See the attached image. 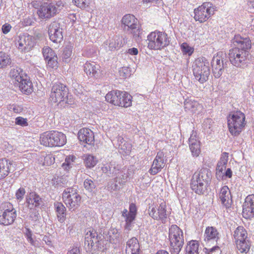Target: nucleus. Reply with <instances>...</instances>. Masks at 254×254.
I'll use <instances>...</instances> for the list:
<instances>
[{"label":"nucleus","instance_id":"f03ea898","mask_svg":"<svg viewBox=\"0 0 254 254\" xmlns=\"http://www.w3.org/2000/svg\"><path fill=\"white\" fill-rule=\"evenodd\" d=\"M64 5L65 3L62 0L44 2L40 6L37 13L40 18L48 20L58 14Z\"/></svg>","mask_w":254,"mask_h":254},{"label":"nucleus","instance_id":"9b49d317","mask_svg":"<svg viewBox=\"0 0 254 254\" xmlns=\"http://www.w3.org/2000/svg\"><path fill=\"white\" fill-rule=\"evenodd\" d=\"M84 243L85 246L88 247V250L103 251L104 249L101 236L94 230L87 232L85 236Z\"/></svg>","mask_w":254,"mask_h":254},{"label":"nucleus","instance_id":"e2e57ef3","mask_svg":"<svg viewBox=\"0 0 254 254\" xmlns=\"http://www.w3.org/2000/svg\"><path fill=\"white\" fill-rule=\"evenodd\" d=\"M30 217L33 221H37L40 218V215L38 211L36 209H30Z\"/></svg>","mask_w":254,"mask_h":254},{"label":"nucleus","instance_id":"864d4df0","mask_svg":"<svg viewBox=\"0 0 254 254\" xmlns=\"http://www.w3.org/2000/svg\"><path fill=\"white\" fill-rule=\"evenodd\" d=\"M72 48V46L68 45L64 48V50L63 57L65 62H67L68 59L71 55Z\"/></svg>","mask_w":254,"mask_h":254},{"label":"nucleus","instance_id":"680f3d73","mask_svg":"<svg viewBox=\"0 0 254 254\" xmlns=\"http://www.w3.org/2000/svg\"><path fill=\"white\" fill-rule=\"evenodd\" d=\"M54 158L51 155H47L44 157L43 165L50 166L54 163Z\"/></svg>","mask_w":254,"mask_h":254},{"label":"nucleus","instance_id":"dca6fc26","mask_svg":"<svg viewBox=\"0 0 254 254\" xmlns=\"http://www.w3.org/2000/svg\"><path fill=\"white\" fill-rule=\"evenodd\" d=\"M122 27L124 30H138L139 25L137 18L132 14H127L124 15L121 20Z\"/></svg>","mask_w":254,"mask_h":254},{"label":"nucleus","instance_id":"5fc2aeb1","mask_svg":"<svg viewBox=\"0 0 254 254\" xmlns=\"http://www.w3.org/2000/svg\"><path fill=\"white\" fill-rule=\"evenodd\" d=\"M84 187L86 190L91 192L95 188V185L91 179H87L84 181Z\"/></svg>","mask_w":254,"mask_h":254},{"label":"nucleus","instance_id":"f257e3e1","mask_svg":"<svg viewBox=\"0 0 254 254\" xmlns=\"http://www.w3.org/2000/svg\"><path fill=\"white\" fill-rule=\"evenodd\" d=\"M234 43L239 45V48H234L229 50L228 57L231 63L235 66L244 68L248 63V50L251 48V41L247 37H244L240 34L235 35Z\"/></svg>","mask_w":254,"mask_h":254},{"label":"nucleus","instance_id":"72a5a7b5","mask_svg":"<svg viewBox=\"0 0 254 254\" xmlns=\"http://www.w3.org/2000/svg\"><path fill=\"white\" fill-rule=\"evenodd\" d=\"M122 93L121 91L113 90L107 94L105 96L106 100L114 105L118 106L119 104H121V102H119V98Z\"/></svg>","mask_w":254,"mask_h":254},{"label":"nucleus","instance_id":"4be33fe9","mask_svg":"<svg viewBox=\"0 0 254 254\" xmlns=\"http://www.w3.org/2000/svg\"><path fill=\"white\" fill-rule=\"evenodd\" d=\"M219 198L221 202V204L226 208L230 207L232 203V200L230 191L227 186H225L221 189Z\"/></svg>","mask_w":254,"mask_h":254},{"label":"nucleus","instance_id":"b1692460","mask_svg":"<svg viewBox=\"0 0 254 254\" xmlns=\"http://www.w3.org/2000/svg\"><path fill=\"white\" fill-rule=\"evenodd\" d=\"M13 168L12 161L5 158L0 159V180L6 177Z\"/></svg>","mask_w":254,"mask_h":254},{"label":"nucleus","instance_id":"ddd939ff","mask_svg":"<svg viewBox=\"0 0 254 254\" xmlns=\"http://www.w3.org/2000/svg\"><path fill=\"white\" fill-rule=\"evenodd\" d=\"M225 58H226V54L222 52H219L214 56L212 60V72L215 78L220 77L223 73V69L226 67V62L224 63Z\"/></svg>","mask_w":254,"mask_h":254},{"label":"nucleus","instance_id":"2f4dec72","mask_svg":"<svg viewBox=\"0 0 254 254\" xmlns=\"http://www.w3.org/2000/svg\"><path fill=\"white\" fill-rule=\"evenodd\" d=\"M54 208L59 221L63 223L65 219L66 208L62 202H56L54 203Z\"/></svg>","mask_w":254,"mask_h":254},{"label":"nucleus","instance_id":"ea45409f","mask_svg":"<svg viewBox=\"0 0 254 254\" xmlns=\"http://www.w3.org/2000/svg\"><path fill=\"white\" fill-rule=\"evenodd\" d=\"M199 243L196 241H191L186 248L187 254H198Z\"/></svg>","mask_w":254,"mask_h":254},{"label":"nucleus","instance_id":"bb28decb","mask_svg":"<svg viewBox=\"0 0 254 254\" xmlns=\"http://www.w3.org/2000/svg\"><path fill=\"white\" fill-rule=\"evenodd\" d=\"M136 215V207L134 204L131 203L129 205V211L127 218V224H125V229L129 231L133 227V221Z\"/></svg>","mask_w":254,"mask_h":254},{"label":"nucleus","instance_id":"a211bd4d","mask_svg":"<svg viewBox=\"0 0 254 254\" xmlns=\"http://www.w3.org/2000/svg\"><path fill=\"white\" fill-rule=\"evenodd\" d=\"M192 177L197 179L199 182H201L208 187L212 179L211 172L207 168H203L199 171L195 172Z\"/></svg>","mask_w":254,"mask_h":254},{"label":"nucleus","instance_id":"412c9836","mask_svg":"<svg viewBox=\"0 0 254 254\" xmlns=\"http://www.w3.org/2000/svg\"><path fill=\"white\" fill-rule=\"evenodd\" d=\"M78 138L80 142L89 145L93 144L94 142L93 132L88 128H83L78 133Z\"/></svg>","mask_w":254,"mask_h":254},{"label":"nucleus","instance_id":"20e7f679","mask_svg":"<svg viewBox=\"0 0 254 254\" xmlns=\"http://www.w3.org/2000/svg\"><path fill=\"white\" fill-rule=\"evenodd\" d=\"M40 141L45 146H62L65 144L66 139L62 132L52 130L41 134Z\"/></svg>","mask_w":254,"mask_h":254},{"label":"nucleus","instance_id":"393cba45","mask_svg":"<svg viewBox=\"0 0 254 254\" xmlns=\"http://www.w3.org/2000/svg\"><path fill=\"white\" fill-rule=\"evenodd\" d=\"M185 111L190 113H195L197 111L201 112L202 106L197 101L191 99H187L184 101Z\"/></svg>","mask_w":254,"mask_h":254},{"label":"nucleus","instance_id":"c9c22d12","mask_svg":"<svg viewBox=\"0 0 254 254\" xmlns=\"http://www.w3.org/2000/svg\"><path fill=\"white\" fill-rule=\"evenodd\" d=\"M111 169L110 170V174H114L115 175H118L116 178V182H118L120 184H123L126 182L127 177L123 176V179H120L119 177V174L121 169V166L117 164L115 162H111Z\"/></svg>","mask_w":254,"mask_h":254},{"label":"nucleus","instance_id":"052dcab7","mask_svg":"<svg viewBox=\"0 0 254 254\" xmlns=\"http://www.w3.org/2000/svg\"><path fill=\"white\" fill-rule=\"evenodd\" d=\"M25 194V190L23 188H20L15 193V196L17 200H21Z\"/></svg>","mask_w":254,"mask_h":254},{"label":"nucleus","instance_id":"8fccbe9b","mask_svg":"<svg viewBox=\"0 0 254 254\" xmlns=\"http://www.w3.org/2000/svg\"><path fill=\"white\" fill-rule=\"evenodd\" d=\"M119 74L121 78L125 79L130 75V71L127 67H122L119 70Z\"/></svg>","mask_w":254,"mask_h":254},{"label":"nucleus","instance_id":"f704fd0d","mask_svg":"<svg viewBox=\"0 0 254 254\" xmlns=\"http://www.w3.org/2000/svg\"><path fill=\"white\" fill-rule=\"evenodd\" d=\"M219 233L217 230L213 227H207L204 234V240L209 242L211 240L217 241Z\"/></svg>","mask_w":254,"mask_h":254},{"label":"nucleus","instance_id":"2eb2a0df","mask_svg":"<svg viewBox=\"0 0 254 254\" xmlns=\"http://www.w3.org/2000/svg\"><path fill=\"white\" fill-rule=\"evenodd\" d=\"M35 40V38L29 35L28 33H22L18 36V39L15 44L21 52L28 51L34 46Z\"/></svg>","mask_w":254,"mask_h":254},{"label":"nucleus","instance_id":"6e6552de","mask_svg":"<svg viewBox=\"0 0 254 254\" xmlns=\"http://www.w3.org/2000/svg\"><path fill=\"white\" fill-rule=\"evenodd\" d=\"M17 217V212L10 202L3 203L0 208V224L4 226L12 224Z\"/></svg>","mask_w":254,"mask_h":254},{"label":"nucleus","instance_id":"6ab92c4d","mask_svg":"<svg viewBox=\"0 0 254 254\" xmlns=\"http://www.w3.org/2000/svg\"><path fill=\"white\" fill-rule=\"evenodd\" d=\"M165 164L164 153L162 151H159L157 153L149 172L152 175L157 174L164 167Z\"/></svg>","mask_w":254,"mask_h":254},{"label":"nucleus","instance_id":"a19ab883","mask_svg":"<svg viewBox=\"0 0 254 254\" xmlns=\"http://www.w3.org/2000/svg\"><path fill=\"white\" fill-rule=\"evenodd\" d=\"M238 250L241 253H247L250 248L251 244L250 242L247 239L240 240L236 242Z\"/></svg>","mask_w":254,"mask_h":254},{"label":"nucleus","instance_id":"5701e85b","mask_svg":"<svg viewBox=\"0 0 254 254\" xmlns=\"http://www.w3.org/2000/svg\"><path fill=\"white\" fill-rule=\"evenodd\" d=\"M26 202L28 208L26 211H24V213H27L28 209H32L39 207L42 202V198L35 192H31L27 196Z\"/></svg>","mask_w":254,"mask_h":254},{"label":"nucleus","instance_id":"69168bd1","mask_svg":"<svg viewBox=\"0 0 254 254\" xmlns=\"http://www.w3.org/2000/svg\"><path fill=\"white\" fill-rule=\"evenodd\" d=\"M219 250H219V247L214 246L213 248H210V249L204 248L203 249V252L206 254H212L213 252H216V251L219 252Z\"/></svg>","mask_w":254,"mask_h":254},{"label":"nucleus","instance_id":"37998d69","mask_svg":"<svg viewBox=\"0 0 254 254\" xmlns=\"http://www.w3.org/2000/svg\"><path fill=\"white\" fill-rule=\"evenodd\" d=\"M43 55L46 61L51 59L53 57L56 56V55L51 48L49 47H44L43 49Z\"/></svg>","mask_w":254,"mask_h":254},{"label":"nucleus","instance_id":"338daca9","mask_svg":"<svg viewBox=\"0 0 254 254\" xmlns=\"http://www.w3.org/2000/svg\"><path fill=\"white\" fill-rule=\"evenodd\" d=\"M10 109L16 113H20L22 111V108L20 106L16 105L11 106Z\"/></svg>","mask_w":254,"mask_h":254},{"label":"nucleus","instance_id":"c85d7f7f","mask_svg":"<svg viewBox=\"0 0 254 254\" xmlns=\"http://www.w3.org/2000/svg\"><path fill=\"white\" fill-rule=\"evenodd\" d=\"M126 252L127 254H139V245L136 238H132L127 242Z\"/></svg>","mask_w":254,"mask_h":254},{"label":"nucleus","instance_id":"c756f323","mask_svg":"<svg viewBox=\"0 0 254 254\" xmlns=\"http://www.w3.org/2000/svg\"><path fill=\"white\" fill-rule=\"evenodd\" d=\"M99 67V65L94 62H87L84 64V70L87 75L96 77L98 76Z\"/></svg>","mask_w":254,"mask_h":254},{"label":"nucleus","instance_id":"58836bf2","mask_svg":"<svg viewBox=\"0 0 254 254\" xmlns=\"http://www.w3.org/2000/svg\"><path fill=\"white\" fill-rule=\"evenodd\" d=\"M247 232L243 227L239 226L234 232V237L235 242L240 240H247Z\"/></svg>","mask_w":254,"mask_h":254},{"label":"nucleus","instance_id":"1a4fd4ad","mask_svg":"<svg viewBox=\"0 0 254 254\" xmlns=\"http://www.w3.org/2000/svg\"><path fill=\"white\" fill-rule=\"evenodd\" d=\"M63 199L66 206L71 211H74L79 206L81 202L80 195L76 189L68 188L63 193Z\"/></svg>","mask_w":254,"mask_h":254},{"label":"nucleus","instance_id":"7ed1b4c3","mask_svg":"<svg viewBox=\"0 0 254 254\" xmlns=\"http://www.w3.org/2000/svg\"><path fill=\"white\" fill-rule=\"evenodd\" d=\"M169 239L171 254H179L184 244L183 231L176 225L169 228Z\"/></svg>","mask_w":254,"mask_h":254},{"label":"nucleus","instance_id":"473e14b6","mask_svg":"<svg viewBox=\"0 0 254 254\" xmlns=\"http://www.w3.org/2000/svg\"><path fill=\"white\" fill-rule=\"evenodd\" d=\"M117 143L116 146L119 149L122 150L123 153L128 154L130 152L131 145L129 142L126 141L123 137L118 136L117 137Z\"/></svg>","mask_w":254,"mask_h":254},{"label":"nucleus","instance_id":"f8f14e48","mask_svg":"<svg viewBox=\"0 0 254 254\" xmlns=\"http://www.w3.org/2000/svg\"><path fill=\"white\" fill-rule=\"evenodd\" d=\"M215 8L212 3L204 2L202 5L194 10V18L200 23L206 21L214 13Z\"/></svg>","mask_w":254,"mask_h":254},{"label":"nucleus","instance_id":"a878e982","mask_svg":"<svg viewBox=\"0 0 254 254\" xmlns=\"http://www.w3.org/2000/svg\"><path fill=\"white\" fill-rule=\"evenodd\" d=\"M21 81L16 82L14 85L19 87L20 90L26 94H29L33 91L32 83L26 75L22 78Z\"/></svg>","mask_w":254,"mask_h":254},{"label":"nucleus","instance_id":"4468645a","mask_svg":"<svg viewBox=\"0 0 254 254\" xmlns=\"http://www.w3.org/2000/svg\"><path fill=\"white\" fill-rule=\"evenodd\" d=\"M148 211L149 216L153 219L165 223L168 215L165 202L162 201L159 205L150 206Z\"/></svg>","mask_w":254,"mask_h":254},{"label":"nucleus","instance_id":"aec40b11","mask_svg":"<svg viewBox=\"0 0 254 254\" xmlns=\"http://www.w3.org/2000/svg\"><path fill=\"white\" fill-rule=\"evenodd\" d=\"M228 159V153L226 152L223 153L216 167V177L218 181L224 179V171L226 170V165L227 164Z\"/></svg>","mask_w":254,"mask_h":254},{"label":"nucleus","instance_id":"603ef678","mask_svg":"<svg viewBox=\"0 0 254 254\" xmlns=\"http://www.w3.org/2000/svg\"><path fill=\"white\" fill-rule=\"evenodd\" d=\"M191 154L193 157H198L200 153V144H195V145L189 146Z\"/></svg>","mask_w":254,"mask_h":254},{"label":"nucleus","instance_id":"49530a36","mask_svg":"<svg viewBox=\"0 0 254 254\" xmlns=\"http://www.w3.org/2000/svg\"><path fill=\"white\" fill-rule=\"evenodd\" d=\"M24 234L26 237L27 240L31 245L35 247L38 246V242L32 238V232L30 229L26 228Z\"/></svg>","mask_w":254,"mask_h":254},{"label":"nucleus","instance_id":"09e8293b","mask_svg":"<svg viewBox=\"0 0 254 254\" xmlns=\"http://www.w3.org/2000/svg\"><path fill=\"white\" fill-rule=\"evenodd\" d=\"M75 157L74 156H67L65 159L64 162L62 165V167L64 170H68L71 167L73 163L74 162Z\"/></svg>","mask_w":254,"mask_h":254},{"label":"nucleus","instance_id":"39448f33","mask_svg":"<svg viewBox=\"0 0 254 254\" xmlns=\"http://www.w3.org/2000/svg\"><path fill=\"white\" fill-rule=\"evenodd\" d=\"M192 67L195 79L200 83H203L208 79L210 74L209 63L205 58L195 60Z\"/></svg>","mask_w":254,"mask_h":254},{"label":"nucleus","instance_id":"e433bc0d","mask_svg":"<svg viewBox=\"0 0 254 254\" xmlns=\"http://www.w3.org/2000/svg\"><path fill=\"white\" fill-rule=\"evenodd\" d=\"M122 95H120L119 98V102L122 104H119L118 106L125 108L129 107L131 105V96L127 93L122 91Z\"/></svg>","mask_w":254,"mask_h":254},{"label":"nucleus","instance_id":"a18cd8bd","mask_svg":"<svg viewBox=\"0 0 254 254\" xmlns=\"http://www.w3.org/2000/svg\"><path fill=\"white\" fill-rule=\"evenodd\" d=\"M10 63V59L4 53L0 52V68H3Z\"/></svg>","mask_w":254,"mask_h":254},{"label":"nucleus","instance_id":"0eeeda50","mask_svg":"<svg viewBox=\"0 0 254 254\" xmlns=\"http://www.w3.org/2000/svg\"><path fill=\"white\" fill-rule=\"evenodd\" d=\"M148 47L151 50H161L170 44V38L166 33H150L147 36Z\"/></svg>","mask_w":254,"mask_h":254},{"label":"nucleus","instance_id":"0e129e2a","mask_svg":"<svg viewBox=\"0 0 254 254\" xmlns=\"http://www.w3.org/2000/svg\"><path fill=\"white\" fill-rule=\"evenodd\" d=\"M15 124L21 126H27L28 125L27 120L21 117L16 118Z\"/></svg>","mask_w":254,"mask_h":254},{"label":"nucleus","instance_id":"4c0bfd02","mask_svg":"<svg viewBox=\"0 0 254 254\" xmlns=\"http://www.w3.org/2000/svg\"><path fill=\"white\" fill-rule=\"evenodd\" d=\"M9 74L10 76L12 78V82L14 84H16V82L21 81L20 80L24 77L22 69L19 67L12 69Z\"/></svg>","mask_w":254,"mask_h":254},{"label":"nucleus","instance_id":"9d476101","mask_svg":"<svg viewBox=\"0 0 254 254\" xmlns=\"http://www.w3.org/2000/svg\"><path fill=\"white\" fill-rule=\"evenodd\" d=\"M67 94L68 89L66 86L61 83H55L52 88L50 100L55 103H66Z\"/></svg>","mask_w":254,"mask_h":254},{"label":"nucleus","instance_id":"bf43d9fd","mask_svg":"<svg viewBox=\"0 0 254 254\" xmlns=\"http://www.w3.org/2000/svg\"><path fill=\"white\" fill-rule=\"evenodd\" d=\"M189 146L195 145V144H200L196 134L192 133L189 139Z\"/></svg>","mask_w":254,"mask_h":254},{"label":"nucleus","instance_id":"774afa93","mask_svg":"<svg viewBox=\"0 0 254 254\" xmlns=\"http://www.w3.org/2000/svg\"><path fill=\"white\" fill-rule=\"evenodd\" d=\"M67 254H80L79 249L77 247H74L68 251Z\"/></svg>","mask_w":254,"mask_h":254},{"label":"nucleus","instance_id":"13d9d810","mask_svg":"<svg viewBox=\"0 0 254 254\" xmlns=\"http://www.w3.org/2000/svg\"><path fill=\"white\" fill-rule=\"evenodd\" d=\"M58 58L56 56L53 57L51 59H49L47 61V64L48 66L51 68H56L58 67V62H57Z\"/></svg>","mask_w":254,"mask_h":254},{"label":"nucleus","instance_id":"cd10ccee","mask_svg":"<svg viewBox=\"0 0 254 254\" xmlns=\"http://www.w3.org/2000/svg\"><path fill=\"white\" fill-rule=\"evenodd\" d=\"M105 44L108 45L109 50L110 51H115L118 48L123 46L122 37L118 35H115L107 40Z\"/></svg>","mask_w":254,"mask_h":254},{"label":"nucleus","instance_id":"f3484780","mask_svg":"<svg viewBox=\"0 0 254 254\" xmlns=\"http://www.w3.org/2000/svg\"><path fill=\"white\" fill-rule=\"evenodd\" d=\"M243 216L246 219L254 217V194L248 195L243 205Z\"/></svg>","mask_w":254,"mask_h":254},{"label":"nucleus","instance_id":"6e6d98bb","mask_svg":"<svg viewBox=\"0 0 254 254\" xmlns=\"http://www.w3.org/2000/svg\"><path fill=\"white\" fill-rule=\"evenodd\" d=\"M181 48L184 54H188L189 56L191 55L193 51V49L190 47L186 43H183L181 46Z\"/></svg>","mask_w":254,"mask_h":254},{"label":"nucleus","instance_id":"4d7b16f0","mask_svg":"<svg viewBox=\"0 0 254 254\" xmlns=\"http://www.w3.org/2000/svg\"><path fill=\"white\" fill-rule=\"evenodd\" d=\"M75 4L81 8H84L88 6L89 0H73Z\"/></svg>","mask_w":254,"mask_h":254},{"label":"nucleus","instance_id":"7c9ffc66","mask_svg":"<svg viewBox=\"0 0 254 254\" xmlns=\"http://www.w3.org/2000/svg\"><path fill=\"white\" fill-rule=\"evenodd\" d=\"M190 188L196 193L198 194H204L207 190V187L204 186V184L199 182L197 179L191 178L190 182Z\"/></svg>","mask_w":254,"mask_h":254},{"label":"nucleus","instance_id":"de8ad7c7","mask_svg":"<svg viewBox=\"0 0 254 254\" xmlns=\"http://www.w3.org/2000/svg\"><path fill=\"white\" fill-rule=\"evenodd\" d=\"M50 40L54 43H60L63 39V33H48Z\"/></svg>","mask_w":254,"mask_h":254},{"label":"nucleus","instance_id":"79ce46f5","mask_svg":"<svg viewBox=\"0 0 254 254\" xmlns=\"http://www.w3.org/2000/svg\"><path fill=\"white\" fill-rule=\"evenodd\" d=\"M64 25L61 24L58 21L52 22L48 26V32H59L60 31H63Z\"/></svg>","mask_w":254,"mask_h":254},{"label":"nucleus","instance_id":"c03bdc74","mask_svg":"<svg viewBox=\"0 0 254 254\" xmlns=\"http://www.w3.org/2000/svg\"><path fill=\"white\" fill-rule=\"evenodd\" d=\"M84 162L87 167L92 168L97 164V159L93 155H87L85 157Z\"/></svg>","mask_w":254,"mask_h":254},{"label":"nucleus","instance_id":"423d86ee","mask_svg":"<svg viewBox=\"0 0 254 254\" xmlns=\"http://www.w3.org/2000/svg\"><path fill=\"white\" fill-rule=\"evenodd\" d=\"M246 125L245 115L240 111H237L230 115L228 119L229 130L232 135H238Z\"/></svg>","mask_w":254,"mask_h":254},{"label":"nucleus","instance_id":"3c124183","mask_svg":"<svg viewBox=\"0 0 254 254\" xmlns=\"http://www.w3.org/2000/svg\"><path fill=\"white\" fill-rule=\"evenodd\" d=\"M72 90L74 93L77 95L81 94L83 93V89L78 83L76 81H73L72 83Z\"/></svg>","mask_w":254,"mask_h":254}]
</instances>
